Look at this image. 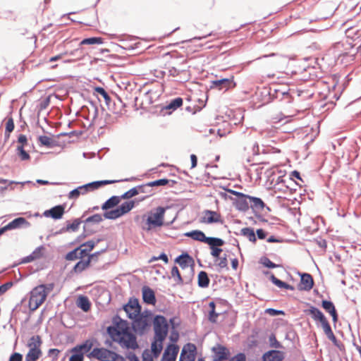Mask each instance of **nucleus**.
<instances>
[{"label": "nucleus", "mask_w": 361, "mask_h": 361, "mask_svg": "<svg viewBox=\"0 0 361 361\" xmlns=\"http://www.w3.org/2000/svg\"><path fill=\"white\" fill-rule=\"evenodd\" d=\"M113 323L114 326H109L106 329L107 334L111 339L117 342L122 348L132 350L138 348L137 338L130 332L128 321L116 315L113 318Z\"/></svg>", "instance_id": "f257e3e1"}, {"label": "nucleus", "mask_w": 361, "mask_h": 361, "mask_svg": "<svg viewBox=\"0 0 361 361\" xmlns=\"http://www.w3.org/2000/svg\"><path fill=\"white\" fill-rule=\"evenodd\" d=\"M262 93L269 96L267 102L277 100L284 104H290L297 98L304 99L310 97L307 92L290 88L286 85H272L269 88H264Z\"/></svg>", "instance_id": "f03ea898"}, {"label": "nucleus", "mask_w": 361, "mask_h": 361, "mask_svg": "<svg viewBox=\"0 0 361 361\" xmlns=\"http://www.w3.org/2000/svg\"><path fill=\"white\" fill-rule=\"evenodd\" d=\"M169 207H157L148 212L145 219V226L142 229L149 231L153 228H160L164 225V215Z\"/></svg>", "instance_id": "7ed1b4c3"}, {"label": "nucleus", "mask_w": 361, "mask_h": 361, "mask_svg": "<svg viewBox=\"0 0 361 361\" xmlns=\"http://www.w3.org/2000/svg\"><path fill=\"white\" fill-rule=\"evenodd\" d=\"M152 313L150 310H146L140 312L135 317L130 318L133 319L132 329L139 335H143L146 329L150 326L152 321Z\"/></svg>", "instance_id": "20e7f679"}, {"label": "nucleus", "mask_w": 361, "mask_h": 361, "mask_svg": "<svg viewBox=\"0 0 361 361\" xmlns=\"http://www.w3.org/2000/svg\"><path fill=\"white\" fill-rule=\"evenodd\" d=\"M140 200H131L126 201L116 207L115 209L104 212V218L110 220H115L128 214L137 204Z\"/></svg>", "instance_id": "39448f33"}, {"label": "nucleus", "mask_w": 361, "mask_h": 361, "mask_svg": "<svg viewBox=\"0 0 361 361\" xmlns=\"http://www.w3.org/2000/svg\"><path fill=\"white\" fill-rule=\"evenodd\" d=\"M153 321L154 336L156 340L164 341L169 332V323L166 317L161 314L154 316Z\"/></svg>", "instance_id": "423d86ee"}, {"label": "nucleus", "mask_w": 361, "mask_h": 361, "mask_svg": "<svg viewBox=\"0 0 361 361\" xmlns=\"http://www.w3.org/2000/svg\"><path fill=\"white\" fill-rule=\"evenodd\" d=\"M45 286L39 285L30 292L29 308L31 311L36 310L46 300Z\"/></svg>", "instance_id": "0eeeda50"}, {"label": "nucleus", "mask_w": 361, "mask_h": 361, "mask_svg": "<svg viewBox=\"0 0 361 361\" xmlns=\"http://www.w3.org/2000/svg\"><path fill=\"white\" fill-rule=\"evenodd\" d=\"M342 47H344L345 44H342ZM345 51L341 52L337 55V63H340L345 66H348L352 61L355 60V55L357 52V48H354V47L351 46V44L346 43L345 47Z\"/></svg>", "instance_id": "6e6552de"}, {"label": "nucleus", "mask_w": 361, "mask_h": 361, "mask_svg": "<svg viewBox=\"0 0 361 361\" xmlns=\"http://www.w3.org/2000/svg\"><path fill=\"white\" fill-rule=\"evenodd\" d=\"M304 312L307 315H310L312 319L316 322H319L322 328L329 324L324 313L314 306L311 305L309 309L305 310Z\"/></svg>", "instance_id": "1a4fd4ad"}, {"label": "nucleus", "mask_w": 361, "mask_h": 361, "mask_svg": "<svg viewBox=\"0 0 361 361\" xmlns=\"http://www.w3.org/2000/svg\"><path fill=\"white\" fill-rule=\"evenodd\" d=\"M197 347L194 343H188L182 348L178 361H195Z\"/></svg>", "instance_id": "9d476101"}, {"label": "nucleus", "mask_w": 361, "mask_h": 361, "mask_svg": "<svg viewBox=\"0 0 361 361\" xmlns=\"http://www.w3.org/2000/svg\"><path fill=\"white\" fill-rule=\"evenodd\" d=\"M123 309L128 318L135 317L142 311V307L136 298H130L128 302L123 305Z\"/></svg>", "instance_id": "9b49d317"}, {"label": "nucleus", "mask_w": 361, "mask_h": 361, "mask_svg": "<svg viewBox=\"0 0 361 361\" xmlns=\"http://www.w3.org/2000/svg\"><path fill=\"white\" fill-rule=\"evenodd\" d=\"M212 361H226L230 356L229 350L224 345L216 343L212 348Z\"/></svg>", "instance_id": "f8f14e48"}, {"label": "nucleus", "mask_w": 361, "mask_h": 361, "mask_svg": "<svg viewBox=\"0 0 361 361\" xmlns=\"http://www.w3.org/2000/svg\"><path fill=\"white\" fill-rule=\"evenodd\" d=\"M250 196L243 193L240 197L233 200V204L240 212H246L250 209Z\"/></svg>", "instance_id": "ddd939ff"}, {"label": "nucleus", "mask_w": 361, "mask_h": 361, "mask_svg": "<svg viewBox=\"0 0 361 361\" xmlns=\"http://www.w3.org/2000/svg\"><path fill=\"white\" fill-rule=\"evenodd\" d=\"M113 351L104 348H94L87 355L101 361H110Z\"/></svg>", "instance_id": "4468645a"}, {"label": "nucleus", "mask_w": 361, "mask_h": 361, "mask_svg": "<svg viewBox=\"0 0 361 361\" xmlns=\"http://www.w3.org/2000/svg\"><path fill=\"white\" fill-rule=\"evenodd\" d=\"M175 262L178 264L183 269L190 267L191 271L194 272L195 261L193 258L187 252H183L175 259Z\"/></svg>", "instance_id": "2eb2a0df"}, {"label": "nucleus", "mask_w": 361, "mask_h": 361, "mask_svg": "<svg viewBox=\"0 0 361 361\" xmlns=\"http://www.w3.org/2000/svg\"><path fill=\"white\" fill-rule=\"evenodd\" d=\"M281 185H283L286 189L290 191H295L298 183L292 178H285L283 176H279L274 185L275 188L279 190H282Z\"/></svg>", "instance_id": "dca6fc26"}, {"label": "nucleus", "mask_w": 361, "mask_h": 361, "mask_svg": "<svg viewBox=\"0 0 361 361\" xmlns=\"http://www.w3.org/2000/svg\"><path fill=\"white\" fill-rule=\"evenodd\" d=\"M201 222L212 224L214 223L223 224L221 214L215 211L206 209L204 211V216L202 217Z\"/></svg>", "instance_id": "f3484780"}, {"label": "nucleus", "mask_w": 361, "mask_h": 361, "mask_svg": "<svg viewBox=\"0 0 361 361\" xmlns=\"http://www.w3.org/2000/svg\"><path fill=\"white\" fill-rule=\"evenodd\" d=\"M178 351V345L173 343L168 344L163 353L161 361H176Z\"/></svg>", "instance_id": "a211bd4d"}, {"label": "nucleus", "mask_w": 361, "mask_h": 361, "mask_svg": "<svg viewBox=\"0 0 361 361\" xmlns=\"http://www.w3.org/2000/svg\"><path fill=\"white\" fill-rule=\"evenodd\" d=\"M300 276V283L298 285L300 290H310L314 286V280L310 274L308 273H299Z\"/></svg>", "instance_id": "6ab92c4d"}, {"label": "nucleus", "mask_w": 361, "mask_h": 361, "mask_svg": "<svg viewBox=\"0 0 361 361\" xmlns=\"http://www.w3.org/2000/svg\"><path fill=\"white\" fill-rule=\"evenodd\" d=\"M250 208L252 209L253 214L260 213L264 209L268 212L271 211V209L266 205L261 198L254 196H250Z\"/></svg>", "instance_id": "aec40b11"}, {"label": "nucleus", "mask_w": 361, "mask_h": 361, "mask_svg": "<svg viewBox=\"0 0 361 361\" xmlns=\"http://www.w3.org/2000/svg\"><path fill=\"white\" fill-rule=\"evenodd\" d=\"M269 56L274 58L272 61V64L274 67L278 70H282L285 68L287 66L289 61L288 59L286 56L279 55L274 53H272L269 55H264L262 58H267Z\"/></svg>", "instance_id": "412c9836"}, {"label": "nucleus", "mask_w": 361, "mask_h": 361, "mask_svg": "<svg viewBox=\"0 0 361 361\" xmlns=\"http://www.w3.org/2000/svg\"><path fill=\"white\" fill-rule=\"evenodd\" d=\"M212 85L211 87H216L219 90L225 89L227 90L231 87H234L235 86V82L233 81V76L231 78H221L216 80L212 81Z\"/></svg>", "instance_id": "4be33fe9"}, {"label": "nucleus", "mask_w": 361, "mask_h": 361, "mask_svg": "<svg viewBox=\"0 0 361 361\" xmlns=\"http://www.w3.org/2000/svg\"><path fill=\"white\" fill-rule=\"evenodd\" d=\"M142 297L143 302L147 305H154L157 302L154 291L147 286H144L142 288Z\"/></svg>", "instance_id": "5701e85b"}, {"label": "nucleus", "mask_w": 361, "mask_h": 361, "mask_svg": "<svg viewBox=\"0 0 361 361\" xmlns=\"http://www.w3.org/2000/svg\"><path fill=\"white\" fill-rule=\"evenodd\" d=\"M283 359L284 353L275 349L267 351L262 356V361H283Z\"/></svg>", "instance_id": "b1692460"}, {"label": "nucleus", "mask_w": 361, "mask_h": 361, "mask_svg": "<svg viewBox=\"0 0 361 361\" xmlns=\"http://www.w3.org/2000/svg\"><path fill=\"white\" fill-rule=\"evenodd\" d=\"M64 209L63 205L59 204L49 209L45 210L43 214L46 217H50L55 220L60 219L64 214Z\"/></svg>", "instance_id": "393cba45"}, {"label": "nucleus", "mask_w": 361, "mask_h": 361, "mask_svg": "<svg viewBox=\"0 0 361 361\" xmlns=\"http://www.w3.org/2000/svg\"><path fill=\"white\" fill-rule=\"evenodd\" d=\"M322 307L332 317L334 322H336L338 319V314L334 302L331 300H322Z\"/></svg>", "instance_id": "a878e982"}, {"label": "nucleus", "mask_w": 361, "mask_h": 361, "mask_svg": "<svg viewBox=\"0 0 361 361\" xmlns=\"http://www.w3.org/2000/svg\"><path fill=\"white\" fill-rule=\"evenodd\" d=\"M120 196L113 195L107 200H106L101 206V209L105 212L110 211L109 209L118 207V204L121 202Z\"/></svg>", "instance_id": "bb28decb"}, {"label": "nucleus", "mask_w": 361, "mask_h": 361, "mask_svg": "<svg viewBox=\"0 0 361 361\" xmlns=\"http://www.w3.org/2000/svg\"><path fill=\"white\" fill-rule=\"evenodd\" d=\"M185 236L192 240L204 243L207 244L209 237L206 236L204 233L200 230H193L185 234Z\"/></svg>", "instance_id": "cd10ccee"}, {"label": "nucleus", "mask_w": 361, "mask_h": 361, "mask_svg": "<svg viewBox=\"0 0 361 361\" xmlns=\"http://www.w3.org/2000/svg\"><path fill=\"white\" fill-rule=\"evenodd\" d=\"M10 230L19 228L21 227L27 228L30 226L29 221L24 217H18L8 224Z\"/></svg>", "instance_id": "c85d7f7f"}, {"label": "nucleus", "mask_w": 361, "mask_h": 361, "mask_svg": "<svg viewBox=\"0 0 361 361\" xmlns=\"http://www.w3.org/2000/svg\"><path fill=\"white\" fill-rule=\"evenodd\" d=\"M276 133L277 129L273 126H269L259 130V135L262 140L272 138Z\"/></svg>", "instance_id": "c756f323"}, {"label": "nucleus", "mask_w": 361, "mask_h": 361, "mask_svg": "<svg viewBox=\"0 0 361 361\" xmlns=\"http://www.w3.org/2000/svg\"><path fill=\"white\" fill-rule=\"evenodd\" d=\"M88 192H89V190L85 184V185L78 186V188L70 191L68 195V197L69 200H76L79 197L80 195H85Z\"/></svg>", "instance_id": "7c9ffc66"}, {"label": "nucleus", "mask_w": 361, "mask_h": 361, "mask_svg": "<svg viewBox=\"0 0 361 361\" xmlns=\"http://www.w3.org/2000/svg\"><path fill=\"white\" fill-rule=\"evenodd\" d=\"M77 306L82 311L87 312L90 310L91 302L89 298L85 295H80L76 301Z\"/></svg>", "instance_id": "2f4dec72"}, {"label": "nucleus", "mask_w": 361, "mask_h": 361, "mask_svg": "<svg viewBox=\"0 0 361 361\" xmlns=\"http://www.w3.org/2000/svg\"><path fill=\"white\" fill-rule=\"evenodd\" d=\"M38 141L41 145L45 146L48 148H53L54 147L59 146V141L53 140L51 137L46 135H40L38 137Z\"/></svg>", "instance_id": "473e14b6"}, {"label": "nucleus", "mask_w": 361, "mask_h": 361, "mask_svg": "<svg viewBox=\"0 0 361 361\" xmlns=\"http://www.w3.org/2000/svg\"><path fill=\"white\" fill-rule=\"evenodd\" d=\"M164 341L156 340L154 338V341L151 344V351L153 355V357L157 358L159 356L162 349H163V342Z\"/></svg>", "instance_id": "72a5a7b5"}, {"label": "nucleus", "mask_w": 361, "mask_h": 361, "mask_svg": "<svg viewBox=\"0 0 361 361\" xmlns=\"http://www.w3.org/2000/svg\"><path fill=\"white\" fill-rule=\"evenodd\" d=\"M41 355L42 351L40 348L31 347L25 355V361H37Z\"/></svg>", "instance_id": "f704fd0d"}, {"label": "nucleus", "mask_w": 361, "mask_h": 361, "mask_svg": "<svg viewBox=\"0 0 361 361\" xmlns=\"http://www.w3.org/2000/svg\"><path fill=\"white\" fill-rule=\"evenodd\" d=\"M25 184L34 185V183H32V182L30 181V180H27V181H24V182H16V181H13V180H10L7 184H4L3 185H0V192H3L4 191H5L9 188H10V190H13L14 188L13 187V185H20V190H21L22 188L23 187V185Z\"/></svg>", "instance_id": "c9c22d12"}, {"label": "nucleus", "mask_w": 361, "mask_h": 361, "mask_svg": "<svg viewBox=\"0 0 361 361\" xmlns=\"http://www.w3.org/2000/svg\"><path fill=\"white\" fill-rule=\"evenodd\" d=\"M210 280L207 273L204 271H200L197 276V284L200 288H207L209 285Z\"/></svg>", "instance_id": "e433bc0d"}, {"label": "nucleus", "mask_w": 361, "mask_h": 361, "mask_svg": "<svg viewBox=\"0 0 361 361\" xmlns=\"http://www.w3.org/2000/svg\"><path fill=\"white\" fill-rule=\"evenodd\" d=\"M240 235L245 236L252 243H256L257 237L255 231L252 228L245 227L240 230Z\"/></svg>", "instance_id": "4c0bfd02"}, {"label": "nucleus", "mask_w": 361, "mask_h": 361, "mask_svg": "<svg viewBox=\"0 0 361 361\" xmlns=\"http://www.w3.org/2000/svg\"><path fill=\"white\" fill-rule=\"evenodd\" d=\"M90 263L91 262L90 261V259H87L86 260L80 259L75 264L72 271L76 274H80L86 268H87L90 266Z\"/></svg>", "instance_id": "58836bf2"}, {"label": "nucleus", "mask_w": 361, "mask_h": 361, "mask_svg": "<svg viewBox=\"0 0 361 361\" xmlns=\"http://www.w3.org/2000/svg\"><path fill=\"white\" fill-rule=\"evenodd\" d=\"M183 100L181 97H176L171 99L168 104L165 106V109L171 111H176L177 109L183 105Z\"/></svg>", "instance_id": "ea45409f"}, {"label": "nucleus", "mask_w": 361, "mask_h": 361, "mask_svg": "<svg viewBox=\"0 0 361 361\" xmlns=\"http://www.w3.org/2000/svg\"><path fill=\"white\" fill-rule=\"evenodd\" d=\"M323 330L326 337L333 343V344L337 347H339V342L335 336L330 324L323 327Z\"/></svg>", "instance_id": "a19ab883"}, {"label": "nucleus", "mask_w": 361, "mask_h": 361, "mask_svg": "<svg viewBox=\"0 0 361 361\" xmlns=\"http://www.w3.org/2000/svg\"><path fill=\"white\" fill-rule=\"evenodd\" d=\"M71 353L72 355L69 357V361H83L84 354L76 345L71 348Z\"/></svg>", "instance_id": "79ce46f5"}, {"label": "nucleus", "mask_w": 361, "mask_h": 361, "mask_svg": "<svg viewBox=\"0 0 361 361\" xmlns=\"http://www.w3.org/2000/svg\"><path fill=\"white\" fill-rule=\"evenodd\" d=\"M103 38L100 37H92L83 39L79 44L80 46L82 45H92V44H101L103 43Z\"/></svg>", "instance_id": "37998d69"}, {"label": "nucleus", "mask_w": 361, "mask_h": 361, "mask_svg": "<svg viewBox=\"0 0 361 361\" xmlns=\"http://www.w3.org/2000/svg\"><path fill=\"white\" fill-rule=\"evenodd\" d=\"M223 239L216 237H209L207 244L209 247H220L224 245Z\"/></svg>", "instance_id": "c03bdc74"}, {"label": "nucleus", "mask_w": 361, "mask_h": 361, "mask_svg": "<svg viewBox=\"0 0 361 361\" xmlns=\"http://www.w3.org/2000/svg\"><path fill=\"white\" fill-rule=\"evenodd\" d=\"M103 217H104V216H102L99 214H95L94 215H92V216L87 217L86 219H85L83 221V222L85 225H87V226H89V224H90V223L98 224L103 221Z\"/></svg>", "instance_id": "a18cd8bd"}, {"label": "nucleus", "mask_w": 361, "mask_h": 361, "mask_svg": "<svg viewBox=\"0 0 361 361\" xmlns=\"http://www.w3.org/2000/svg\"><path fill=\"white\" fill-rule=\"evenodd\" d=\"M94 91H95V92L100 94L104 98L105 103L107 106L110 105L111 99V97L109 96V93L104 90V88H103L102 87H96L94 88Z\"/></svg>", "instance_id": "49530a36"}, {"label": "nucleus", "mask_w": 361, "mask_h": 361, "mask_svg": "<svg viewBox=\"0 0 361 361\" xmlns=\"http://www.w3.org/2000/svg\"><path fill=\"white\" fill-rule=\"evenodd\" d=\"M142 188V187L141 186H136V187L132 188L131 189H130L129 190L126 191V192H124L123 195H121L120 196L121 200V199L128 200V199H130L133 197L138 195L139 194L138 188Z\"/></svg>", "instance_id": "de8ad7c7"}, {"label": "nucleus", "mask_w": 361, "mask_h": 361, "mask_svg": "<svg viewBox=\"0 0 361 361\" xmlns=\"http://www.w3.org/2000/svg\"><path fill=\"white\" fill-rule=\"evenodd\" d=\"M16 154L19 157L21 161H27L30 159L29 153L25 150L23 146H18L16 149Z\"/></svg>", "instance_id": "09e8293b"}, {"label": "nucleus", "mask_w": 361, "mask_h": 361, "mask_svg": "<svg viewBox=\"0 0 361 361\" xmlns=\"http://www.w3.org/2000/svg\"><path fill=\"white\" fill-rule=\"evenodd\" d=\"M82 222H83V221L80 219H75L73 223L67 221L66 229H68L69 231H71L73 232H75L78 230L79 226Z\"/></svg>", "instance_id": "8fccbe9b"}, {"label": "nucleus", "mask_w": 361, "mask_h": 361, "mask_svg": "<svg viewBox=\"0 0 361 361\" xmlns=\"http://www.w3.org/2000/svg\"><path fill=\"white\" fill-rule=\"evenodd\" d=\"M41 344H42L41 337L37 335V336H32L30 338V339L27 343V345L30 348H31V347H36L37 348H39Z\"/></svg>", "instance_id": "3c124183"}, {"label": "nucleus", "mask_w": 361, "mask_h": 361, "mask_svg": "<svg viewBox=\"0 0 361 361\" xmlns=\"http://www.w3.org/2000/svg\"><path fill=\"white\" fill-rule=\"evenodd\" d=\"M92 345L93 344L90 341L86 340L82 343L77 345L76 347L78 348L83 353V354H85L88 353L92 349Z\"/></svg>", "instance_id": "603ef678"}, {"label": "nucleus", "mask_w": 361, "mask_h": 361, "mask_svg": "<svg viewBox=\"0 0 361 361\" xmlns=\"http://www.w3.org/2000/svg\"><path fill=\"white\" fill-rule=\"evenodd\" d=\"M244 119V114L241 110H237L233 113L232 121L234 125L240 123Z\"/></svg>", "instance_id": "864d4df0"}, {"label": "nucleus", "mask_w": 361, "mask_h": 361, "mask_svg": "<svg viewBox=\"0 0 361 361\" xmlns=\"http://www.w3.org/2000/svg\"><path fill=\"white\" fill-rule=\"evenodd\" d=\"M260 263L265 267L269 269H274L279 267L280 265L274 263L267 257H262L260 259Z\"/></svg>", "instance_id": "5fc2aeb1"}, {"label": "nucleus", "mask_w": 361, "mask_h": 361, "mask_svg": "<svg viewBox=\"0 0 361 361\" xmlns=\"http://www.w3.org/2000/svg\"><path fill=\"white\" fill-rule=\"evenodd\" d=\"M269 342L270 347L275 348V350L283 348V345L277 341L276 336L274 334H271L269 336Z\"/></svg>", "instance_id": "6e6d98bb"}, {"label": "nucleus", "mask_w": 361, "mask_h": 361, "mask_svg": "<svg viewBox=\"0 0 361 361\" xmlns=\"http://www.w3.org/2000/svg\"><path fill=\"white\" fill-rule=\"evenodd\" d=\"M169 179L167 178H161L158 180H155L149 183H147V185L149 188L152 187H157V186H164L166 185L169 183Z\"/></svg>", "instance_id": "4d7b16f0"}, {"label": "nucleus", "mask_w": 361, "mask_h": 361, "mask_svg": "<svg viewBox=\"0 0 361 361\" xmlns=\"http://www.w3.org/2000/svg\"><path fill=\"white\" fill-rule=\"evenodd\" d=\"M171 276L173 277L178 284H183V280L180 271L176 266H173L171 269Z\"/></svg>", "instance_id": "13d9d810"}, {"label": "nucleus", "mask_w": 361, "mask_h": 361, "mask_svg": "<svg viewBox=\"0 0 361 361\" xmlns=\"http://www.w3.org/2000/svg\"><path fill=\"white\" fill-rule=\"evenodd\" d=\"M81 247H78L73 250L68 252L65 257V259L68 261L75 260L79 259L78 257V251L80 250Z\"/></svg>", "instance_id": "bf43d9fd"}, {"label": "nucleus", "mask_w": 361, "mask_h": 361, "mask_svg": "<svg viewBox=\"0 0 361 361\" xmlns=\"http://www.w3.org/2000/svg\"><path fill=\"white\" fill-rule=\"evenodd\" d=\"M100 241V239H97V241L94 240H88L82 245H80L79 247H85L86 248L88 252H90L93 250V248L95 247V245Z\"/></svg>", "instance_id": "052dcab7"}, {"label": "nucleus", "mask_w": 361, "mask_h": 361, "mask_svg": "<svg viewBox=\"0 0 361 361\" xmlns=\"http://www.w3.org/2000/svg\"><path fill=\"white\" fill-rule=\"evenodd\" d=\"M186 73L185 69H180V68H177L173 66L169 68V75H171L172 77H177L180 73Z\"/></svg>", "instance_id": "680f3d73"}, {"label": "nucleus", "mask_w": 361, "mask_h": 361, "mask_svg": "<svg viewBox=\"0 0 361 361\" xmlns=\"http://www.w3.org/2000/svg\"><path fill=\"white\" fill-rule=\"evenodd\" d=\"M162 260L165 264L169 262V257L165 252H161L159 256H153L149 260V262H153L157 260Z\"/></svg>", "instance_id": "e2e57ef3"}, {"label": "nucleus", "mask_w": 361, "mask_h": 361, "mask_svg": "<svg viewBox=\"0 0 361 361\" xmlns=\"http://www.w3.org/2000/svg\"><path fill=\"white\" fill-rule=\"evenodd\" d=\"M44 250V247L43 245H40L35 248V250L31 253L32 256H33L35 259H39L42 257V250Z\"/></svg>", "instance_id": "0e129e2a"}, {"label": "nucleus", "mask_w": 361, "mask_h": 361, "mask_svg": "<svg viewBox=\"0 0 361 361\" xmlns=\"http://www.w3.org/2000/svg\"><path fill=\"white\" fill-rule=\"evenodd\" d=\"M87 188L90 191H93L94 190L98 189L99 188L102 187V185L100 183L99 180L93 181L91 183H88L85 184Z\"/></svg>", "instance_id": "69168bd1"}, {"label": "nucleus", "mask_w": 361, "mask_h": 361, "mask_svg": "<svg viewBox=\"0 0 361 361\" xmlns=\"http://www.w3.org/2000/svg\"><path fill=\"white\" fill-rule=\"evenodd\" d=\"M15 128L14 121L12 117H10L8 118L6 124V129L5 131L8 133H11Z\"/></svg>", "instance_id": "338daca9"}, {"label": "nucleus", "mask_w": 361, "mask_h": 361, "mask_svg": "<svg viewBox=\"0 0 361 361\" xmlns=\"http://www.w3.org/2000/svg\"><path fill=\"white\" fill-rule=\"evenodd\" d=\"M228 361H246V355L243 353H238L232 357Z\"/></svg>", "instance_id": "774afa93"}]
</instances>
